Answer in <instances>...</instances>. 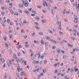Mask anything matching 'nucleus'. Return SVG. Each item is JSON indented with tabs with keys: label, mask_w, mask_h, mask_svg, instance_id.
Instances as JSON below:
<instances>
[{
	"label": "nucleus",
	"mask_w": 79,
	"mask_h": 79,
	"mask_svg": "<svg viewBox=\"0 0 79 79\" xmlns=\"http://www.w3.org/2000/svg\"><path fill=\"white\" fill-rule=\"evenodd\" d=\"M41 44L42 45L44 46L45 44V43H44V40H42L41 41Z\"/></svg>",
	"instance_id": "1"
},
{
	"label": "nucleus",
	"mask_w": 79,
	"mask_h": 79,
	"mask_svg": "<svg viewBox=\"0 0 79 79\" xmlns=\"http://www.w3.org/2000/svg\"><path fill=\"white\" fill-rule=\"evenodd\" d=\"M19 66V65H18V67L17 68V69L18 70V72H20L21 71V69H20V67Z\"/></svg>",
	"instance_id": "2"
},
{
	"label": "nucleus",
	"mask_w": 79,
	"mask_h": 79,
	"mask_svg": "<svg viewBox=\"0 0 79 79\" xmlns=\"http://www.w3.org/2000/svg\"><path fill=\"white\" fill-rule=\"evenodd\" d=\"M7 74L5 73L4 75V79H7Z\"/></svg>",
	"instance_id": "3"
},
{
	"label": "nucleus",
	"mask_w": 79,
	"mask_h": 79,
	"mask_svg": "<svg viewBox=\"0 0 79 79\" xmlns=\"http://www.w3.org/2000/svg\"><path fill=\"white\" fill-rule=\"evenodd\" d=\"M0 61H2V63H4L5 62V59H1Z\"/></svg>",
	"instance_id": "4"
},
{
	"label": "nucleus",
	"mask_w": 79,
	"mask_h": 79,
	"mask_svg": "<svg viewBox=\"0 0 79 79\" xmlns=\"http://www.w3.org/2000/svg\"><path fill=\"white\" fill-rule=\"evenodd\" d=\"M22 2H23V5H24L26 3V1H24V0H22Z\"/></svg>",
	"instance_id": "5"
},
{
	"label": "nucleus",
	"mask_w": 79,
	"mask_h": 79,
	"mask_svg": "<svg viewBox=\"0 0 79 79\" xmlns=\"http://www.w3.org/2000/svg\"><path fill=\"white\" fill-rule=\"evenodd\" d=\"M67 45H68V47H70V48H72V47H73V45H71L69 44H67Z\"/></svg>",
	"instance_id": "6"
},
{
	"label": "nucleus",
	"mask_w": 79,
	"mask_h": 79,
	"mask_svg": "<svg viewBox=\"0 0 79 79\" xmlns=\"http://www.w3.org/2000/svg\"><path fill=\"white\" fill-rule=\"evenodd\" d=\"M48 31L49 32V33H51V34H53V32L51 31V30L49 29L48 30Z\"/></svg>",
	"instance_id": "7"
},
{
	"label": "nucleus",
	"mask_w": 79,
	"mask_h": 79,
	"mask_svg": "<svg viewBox=\"0 0 79 79\" xmlns=\"http://www.w3.org/2000/svg\"><path fill=\"white\" fill-rule=\"evenodd\" d=\"M78 19H75L74 23H78Z\"/></svg>",
	"instance_id": "8"
},
{
	"label": "nucleus",
	"mask_w": 79,
	"mask_h": 79,
	"mask_svg": "<svg viewBox=\"0 0 79 79\" xmlns=\"http://www.w3.org/2000/svg\"><path fill=\"white\" fill-rule=\"evenodd\" d=\"M73 18L75 19H77V16H76V15L75 14H74L73 16Z\"/></svg>",
	"instance_id": "9"
},
{
	"label": "nucleus",
	"mask_w": 79,
	"mask_h": 79,
	"mask_svg": "<svg viewBox=\"0 0 79 79\" xmlns=\"http://www.w3.org/2000/svg\"><path fill=\"white\" fill-rule=\"evenodd\" d=\"M59 33L60 34V35H64V33H63V32L60 31H59Z\"/></svg>",
	"instance_id": "10"
},
{
	"label": "nucleus",
	"mask_w": 79,
	"mask_h": 79,
	"mask_svg": "<svg viewBox=\"0 0 79 79\" xmlns=\"http://www.w3.org/2000/svg\"><path fill=\"white\" fill-rule=\"evenodd\" d=\"M35 29H36L37 30H39V29H40V28L37 27V26H35Z\"/></svg>",
	"instance_id": "11"
},
{
	"label": "nucleus",
	"mask_w": 79,
	"mask_h": 79,
	"mask_svg": "<svg viewBox=\"0 0 79 79\" xmlns=\"http://www.w3.org/2000/svg\"><path fill=\"white\" fill-rule=\"evenodd\" d=\"M58 25L59 26H61V22L60 21H59L58 22Z\"/></svg>",
	"instance_id": "12"
},
{
	"label": "nucleus",
	"mask_w": 79,
	"mask_h": 79,
	"mask_svg": "<svg viewBox=\"0 0 79 79\" xmlns=\"http://www.w3.org/2000/svg\"><path fill=\"white\" fill-rule=\"evenodd\" d=\"M19 8H23V6L22 4H19Z\"/></svg>",
	"instance_id": "13"
},
{
	"label": "nucleus",
	"mask_w": 79,
	"mask_h": 79,
	"mask_svg": "<svg viewBox=\"0 0 79 79\" xmlns=\"http://www.w3.org/2000/svg\"><path fill=\"white\" fill-rule=\"evenodd\" d=\"M45 39H47V40H50V38L48 36H46L45 37Z\"/></svg>",
	"instance_id": "14"
},
{
	"label": "nucleus",
	"mask_w": 79,
	"mask_h": 79,
	"mask_svg": "<svg viewBox=\"0 0 79 79\" xmlns=\"http://www.w3.org/2000/svg\"><path fill=\"white\" fill-rule=\"evenodd\" d=\"M68 56L66 55L64 56H63V59H66V58Z\"/></svg>",
	"instance_id": "15"
},
{
	"label": "nucleus",
	"mask_w": 79,
	"mask_h": 79,
	"mask_svg": "<svg viewBox=\"0 0 79 79\" xmlns=\"http://www.w3.org/2000/svg\"><path fill=\"white\" fill-rule=\"evenodd\" d=\"M77 51H78V49H77L75 48L74 49H73V52H77Z\"/></svg>",
	"instance_id": "16"
},
{
	"label": "nucleus",
	"mask_w": 79,
	"mask_h": 79,
	"mask_svg": "<svg viewBox=\"0 0 79 79\" xmlns=\"http://www.w3.org/2000/svg\"><path fill=\"white\" fill-rule=\"evenodd\" d=\"M34 43L35 44H39V42L37 41H36L35 40L34 41Z\"/></svg>",
	"instance_id": "17"
},
{
	"label": "nucleus",
	"mask_w": 79,
	"mask_h": 79,
	"mask_svg": "<svg viewBox=\"0 0 79 79\" xmlns=\"http://www.w3.org/2000/svg\"><path fill=\"white\" fill-rule=\"evenodd\" d=\"M70 38L71 39H73V40H76V39L74 37H71Z\"/></svg>",
	"instance_id": "18"
},
{
	"label": "nucleus",
	"mask_w": 79,
	"mask_h": 79,
	"mask_svg": "<svg viewBox=\"0 0 79 79\" xmlns=\"http://www.w3.org/2000/svg\"><path fill=\"white\" fill-rule=\"evenodd\" d=\"M15 60H16L18 63H19V59L18 58H17V59H15Z\"/></svg>",
	"instance_id": "19"
},
{
	"label": "nucleus",
	"mask_w": 79,
	"mask_h": 79,
	"mask_svg": "<svg viewBox=\"0 0 79 79\" xmlns=\"http://www.w3.org/2000/svg\"><path fill=\"white\" fill-rule=\"evenodd\" d=\"M42 23H46V20H42Z\"/></svg>",
	"instance_id": "20"
},
{
	"label": "nucleus",
	"mask_w": 79,
	"mask_h": 79,
	"mask_svg": "<svg viewBox=\"0 0 79 79\" xmlns=\"http://www.w3.org/2000/svg\"><path fill=\"white\" fill-rule=\"evenodd\" d=\"M7 22L8 24H10V20L8 19H7Z\"/></svg>",
	"instance_id": "21"
},
{
	"label": "nucleus",
	"mask_w": 79,
	"mask_h": 79,
	"mask_svg": "<svg viewBox=\"0 0 79 79\" xmlns=\"http://www.w3.org/2000/svg\"><path fill=\"white\" fill-rule=\"evenodd\" d=\"M20 47H21V46L19 45L17 46V48H18V49H19V48H20Z\"/></svg>",
	"instance_id": "22"
},
{
	"label": "nucleus",
	"mask_w": 79,
	"mask_h": 79,
	"mask_svg": "<svg viewBox=\"0 0 79 79\" xmlns=\"http://www.w3.org/2000/svg\"><path fill=\"white\" fill-rule=\"evenodd\" d=\"M24 12H25V13H26L27 15H29V12L27 11H26V10H25L24 11Z\"/></svg>",
	"instance_id": "23"
},
{
	"label": "nucleus",
	"mask_w": 79,
	"mask_h": 79,
	"mask_svg": "<svg viewBox=\"0 0 79 79\" xmlns=\"http://www.w3.org/2000/svg\"><path fill=\"white\" fill-rule=\"evenodd\" d=\"M24 5L25 6H26V7H27V6H28V5L27 4V3L26 2L25 3Z\"/></svg>",
	"instance_id": "24"
},
{
	"label": "nucleus",
	"mask_w": 79,
	"mask_h": 79,
	"mask_svg": "<svg viewBox=\"0 0 79 79\" xmlns=\"http://www.w3.org/2000/svg\"><path fill=\"white\" fill-rule=\"evenodd\" d=\"M14 56L15 59L17 58V57H16V56L15 54H14Z\"/></svg>",
	"instance_id": "25"
},
{
	"label": "nucleus",
	"mask_w": 79,
	"mask_h": 79,
	"mask_svg": "<svg viewBox=\"0 0 79 79\" xmlns=\"http://www.w3.org/2000/svg\"><path fill=\"white\" fill-rule=\"evenodd\" d=\"M71 73H73L74 72V70L73 69H71L70 71Z\"/></svg>",
	"instance_id": "26"
},
{
	"label": "nucleus",
	"mask_w": 79,
	"mask_h": 79,
	"mask_svg": "<svg viewBox=\"0 0 79 79\" xmlns=\"http://www.w3.org/2000/svg\"><path fill=\"white\" fill-rule=\"evenodd\" d=\"M39 34H40V35H43V33H42V32H39Z\"/></svg>",
	"instance_id": "27"
},
{
	"label": "nucleus",
	"mask_w": 79,
	"mask_h": 79,
	"mask_svg": "<svg viewBox=\"0 0 79 79\" xmlns=\"http://www.w3.org/2000/svg\"><path fill=\"white\" fill-rule=\"evenodd\" d=\"M1 24L3 26V27H5V25L3 24V22H1Z\"/></svg>",
	"instance_id": "28"
},
{
	"label": "nucleus",
	"mask_w": 79,
	"mask_h": 79,
	"mask_svg": "<svg viewBox=\"0 0 79 79\" xmlns=\"http://www.w3.org/2000/svg\"><path fill=\"white\" fill-rule=\"evenodd\" d=\"M24 72H21L20 75L21 76H23Z\"/></svg>",
	"instance_id": "29"
},
{
	"label": "nucleus",
	"mask_w": 79,
	"mask_h": 79,
	"mask_svg": "<svg viewBox=\"0 0 79 79\" xmlns=\"http://www.w3.org/2000/svg\"><path fill=\"white\" fill-rule=\"evenodd\" d=\"M50 6H50V5H48V9L49 10H50Z\"/></svg>",
	"instance_id": "30"
},
{
	"label": "nucleus",
	"mask_w": 79,
	"mask_h": 79,
	"mask_svg": "<svg viewBox=\"0 0 79 79\" xmlns=\"http://www.w3.org/2000/svg\"><path fill=\"white\" fill-rule=\"evenodd\" d=\"M35 19H37V20H39V17L37 16H36L35 17Z\"/></svg>",
	"instance_id": "31"
},
{
	"label": "nucleus",
	"mask_w": 79,
	"mask_h": 79,
	"mask_svg": "<svg viewBox=\"0 0 79 79\" xmlns=\"http://www.w3.org/2000/svg\"><path fill=\"white\" fill-rule=\"evenodd\" d=\"M22 59H21V58L20 59V62L21 63H24V62H23V61H22Z\"/></svg>",
	"instance_id": "32"
},
{
	"label": "nucleus",
	"mask_w": 79,
	"mask_h": 79,
	"mask_svg": "<svg viewBox=\"0 0 79 79\" xmlns=\"http://www.w3.org/2000/svg\"><path fill=\"white\" fill-rule=\"evenodd\" d=\"M14 15H16V16H18V13H17V12H15L14 13Z\"/></svg>",
	"instance_id": "33"
},
{
	"label": "nucleus",
	"mask_w": 79,
	"mask_h": 79,
	"mask_svg": "<svg viewBox=\"0 0 79 79\" xmlns=\"http://www.w3.org/2000/svg\"><path fill=\"white\" fill-rule=\"evenodd\" d=\"M57 52L58 53L60 52V50L59 49H57Z\"/></svg>",
	"instance_id": "34"
},
{
	"label": "nucleus",
	"mask_w": 79,
	"mask_h": 79,
	"mask_svg": "<svg viewBox=\"0 0 79 79\" xmlns=\"http://www.w3.org/2000/svg\"><path fill=\"white\" fill-rule=\"evenodd\" d=\"M63 42H64V43H67V41H66L65 40H63Z\"/></svg>",
	"instance_id": "35"
},
{
	"label": "nucleus",
	"mask_w": 79,
	"mask_h": 79,
	"mask_svg": "<svg viewBox=\"0 0 79 79\" xmlns=\"http://www.w3.org/2000/svg\"><path fill=\"white\" fill-rule=\"evenodd\" d=\"M18 11L19 12V13H22V11H21V10H18Z\"/></svg>",
	"instance_id": "36"
},
{
	"label": "nucleus",
	"mask_w": 79,
	"mask_h": 79,
	"mask_svg": "<svg viewBox=\"0 0 79 79\" xmlns=\"http://www.w3.org/2000/svg\"><path fill=\"white\" fill-rule=\"evenodd\" d=\"M10 11L12 15H13L14 13H13V10H10Z\"/></svg>",
	"instance_id": "37"
},
{
	"label": "nucleus",
	"mask_w": 79,
	"mask_h": 79,
	"mask_svg": "<svg viewBox=\"0 0 79 79\" xmlns=\"http://www.w3.org/2000/svg\"><path fill=\"white\" fill-rule=\"evenodd\" d=\"M79 71V69H76L75 70V72H77V71Z\"/></svg>",
	"instance_id": "38"
},
{
	"label": "nucleus",
	"mask_w": 79,
	"mask_h": 79,
	"mask_svg": "<svg viewBox=\"0 0 79 79\" xmlns=\"http://www.w3.org/2000/svg\"><path fill=\"white\" fill-rule=\"evenodd\" d=\"M77 5V4H76V2H74V3L73 5L74 6H76V5Z\"/></svg>",
	"instance_id": "39"
},
{
	"label": "nucleus",
	"mask_w": 79,
	"mask_h": 79,
	"mask_svg": "<svg viewBox=\"0 0 79 79\" xmlns=\"http://www.w3.org/2000/svg\"><path fill=\"white\" fill-rule=\"evenodd\" d=\"M43 72L44 73H46V70L45 69H43Z\"/></svg>",
	"instance_id": "40"
},
{
	"label": "nucleus",
	"mask_w": 79,
	"mask_h": 79,
	"mask_svg": "<svg viewBox=\"0 0 79 79\" xmlns=\"http://www.w3.org/2000/svg\"><path fill=\"white\" fill-rule=\"evenodd\" d=\"M49 41H50V42H54V40H49Z\"/></svg>",
	"instance_id": "41"
},
{
	"label": "nucleus",
	"mask_w": 79,
	"mask_h": 79,
	"mask_svg": "<svg viewBox=\"0 0 79 79\" xmlns=\"http://www.w3.org/2000/svg\"><path fill=\"white\" fill-rule=\"evenodd\" d=\"M53 42L56 44H57V42L56 41L54 40V41Z\"/></svg>",
	"instance_id": "42"
},
{
	"label": "nucleus",
	"mask_w": 79,
	"mask_h": 79,
	"mask_svg": "<svg viewBox=\"0 0 79 79\" xmlns=\"http://www.w3.org/2000/svg\"><path fill=\"white\" fill-rule=\"evenodd\" d=\"M6 65V64H5V63H4V64L3 66V68H5V66Z\"/></svg>",
	"instance_id": "43"
},
{
	"label": "nucleus",
	"mask_w": 79,
	"mask_h": 79,
	"mask_svg": "<svg viewBox=\"0 0 79 79\" xmlns=\"http://www.w3.org/2000/svg\"><path fill=\"white\" fill-rule=\"evenodd\" d=\"M21 33H23V32H24V30L23 29L21 30Z\"/></svg>",
	"instance_id": "44"
},
{
	"label": "nucleus",
	"mask_w": 79,
	"mask_h": 79,
	"mask_svg": "<svg viewBox=\"0 0 79 79\" xmlns=\"http://www.w3.org/2000/svg\"><path fill=\"white\" fill-rule=\"evenodd\" d=\"M12 37H13V35H10L9 36V38H10V39H11V38H12Z\"/></svg>",
	"instance_id": "45"
},
{
	"label": "nucleus",
	"mask_w": 79,
	"mask_h": 79,
	"mask_svg": "<svg viewBox=\"0 0 79 79\" xmlns=\"http://www.w3.org/2000/svg\"><path fill=\"white\" fill-rule=\"evenodd\" d=\"M9 62L10 64H12V61H11V60H10Z\"/></svg>",
	"instance_id": "46"
},
{
	"label": "nucleus",
	"mask_w": 79,
	"mask_h": 79,
	"mask_svg": "<svg viewBox=\"0 0 79 79\" xmlns=\"http://www.w3.org/2000/svg\"><path fill=\"white\" fill-rule=\"evenodd\" d=\"M5 45V46L6 47L8 48V44H6Z\"/></svg>",
	"instance_id": "47"
},
{
	"label": "nucleus",
	"mask_w": 79,
	"mask_h": 79,
	"mask_svg": "<svg viewBox=\"0 0 79 79\" xmlns=\"http://www.w3.org/2000/svg\"><path fill=\"white\" fill-rule=\"evenodd\" d=\"M61 53H64V51L63 50H61Z\"/></svg>",
	"instance_id": "48"
},
{
	"label": "nucleus",
	"mask_w": 79,
	"mask_h": 79,
	"mask_svg": "<svg viewBox=\"0 0 79 79\" xmlns=\"http://www.w3.org/2000/svg\"><path fill=\"white\" fill-rule=\"evenodd\" d=\"M4 40H6L7 39H6V37H4Z\"/></svg>",
	"instance_id": "49"
},
{
	"label": "nucleus",
	"mask_w": 79,
	"mask_h": 79,
	"mask_svg": "<svg viewBox=\"0 0 79 79\" xmlns=\"http://www.w3.org/2000/svg\"><path fill=\"white\" fill-rule=\"evenodd\" d=\"M58 29L59 30H61V26H59L58 27Z\"/></svg>",
	"instance_id": "50"
},
{
	"label": "nucleus",
	"mask_w": 79,
	"mask_h": 79,
	"mask_svg": "<svg viewBox=\"0 0 79 79\" xmlns=\"http://www.w3.org/2000/svg\"><path fill=\"white\" fill-rule=\"evenodd\" d=\"M7 65L8 66H10V63L9 62H7Z\"/></svg>",
	"instance_id": "51"
},
{
	"label": "nucleus",
	"mask_w": 79,
	"mask_h": 79,
	"mask_svg": "<svg viewBox=\"0 0 79 79\" xmlns=\"http://www.w3.org/2000/svg\"><path fill=\"white\" fill-rule=\"evenodd\" d=\"M31 48H34V45H33V44H31Z\"/></svg>",
	"instance_id": "52"
},
{
	"label": "nucleus",
	"mask_w": 79,
	"mask_h": 79,
	"mask_svg": "<svg viewBox=\"0 0 79 79\" xmlns=\"http://www.w3.org/2000/svg\"><path fill=\"white\" fill-rule=\"evenodd\" d=\"M38 8H41V6H38Z\"/></svg>",
	"instance_id": "53"
},
{
	"label": "nucleus",
	"mask_w": 79,
	"mask_h": 79,
	"mask_svg": "<svg viewBox=\"0 0 79 79\" xmlns=\"http://www.w3.org/2000/svg\"><path fill=\"white\" fill-rule=\"evenodd\" d=\"M35 24L36 25V26H38V23L37 22H36L35 23Z\"/></svg>",
	"instance_id": "54"
},
{
	"label": "nucleus",
	"mask_w": 79,
	"mask_h": 79,
	"mask_svg": "<svg viewBox=\"0 0 79 79\" xmlns=\"http://www.w3.org/2000/svg\"><path fill=\"white\" fill-rule=\"evenodd\" d=\"M40 58V54H39L38 55V58Z\"/></svg>",
	"instance_id": "55"
},
{
	"label": "nucleus",
	"mask_w": 79,
	"mask_h": 79,
	"mask_svg": "<svg viewBox=\"0 0 79 79\" xmlns=\"http://www.w3.org/2000/svg\"><path fill=\"white\" fill-rule=\"evenodd\" d=\"M62 14H63V15H65V12H64V11H63L62 12Z\"/></svg>",
	"instance_id": "56"
},
{
	"label": "nucleus",
	"mask_w": 79,
	"mask_h": 79,
	"mask_svg": "<svg viewBox=\"0 0 79 79\" xmlns=\"http://www.w3.org/2000/svg\"><path fill=\"white\" fill-rule=\"evenodd\" d=\"M54 66L55 67H56V66H57V64H54Z\"/></svg>",
	"instance_id": "57"
},
{
	"label": "nucleus",
	"mask_w": 79,
	"mask_h": 79,
	"mask_svg": "<svg viewBox=\"0 0 79 79\" xmlns=\"http://www.w3.org/2000/svg\"><path fill=\"white\" fill-rule=\"evenodd\" d=\"M25 47H26V48H28L29 47V45H25Z\"/></svg>",
	"instance_id": "58"
},
{
	"label": "nucleus",
	"mask_w": 79,
	"mask_h": 79,
	"mask_svg": "<svg viewBox=\"0 0 79 79\" xmlns=\"http://www.w3.org/2000/svg\"><path fill=\"white\" fill-rule=\"evenodd\" d=\"M64 21H65V22H66L67 21V19H64Z\"/></svg>",
	"instance_id": "59"
},
{
	"label": "nucleus",
	"mask_w": 79,
	"mask_h": 79,
	"mask_svg": "<svg viewBox=\"0 0 79 79\" xmlns=\"http://www.w3.org/2000/svg\"><path fill=\"white\" fill-rule=\"evenodd\" d=\"M36 71L37 72H39V68L37 69Z\"/></svg>",
	"instance_id": "60"
},
{
	"label": "nucleus",
	"mask_w": 79,
	"mask_h": 79,
	"mask_svg": "<svg viewBox=\"0 0 79 79\" xmlns=\"http://www.w3.org/2000/svg\"><path fill=\"white\" fill-rule=\"evenodd\" d=\"M57 75L58 76H60V75H61V73H58L57 74Z\"/></svg>",
	"instance_id": "61"
},
{
	"label": "nucleus",
	"mask_w": 79,
	"mask_h": 79,
	"mask_svg": "<svg viewBox=\"0 0 79 79\" xmlns=\"http://www.w3.org/2000/svg\"><path fill=\"white\" fill-rule=\"evenodd\" d=\"M19 24L21 26H23V24H22V23H19Z\"/></svg>",
	"instance_id": "62"
},
{
	"label": "nucleus",
	"mask_w": 79,
	"mask_h": 79,
	"mask_svg": "<svg viewBox=\"0 0 79 79\" xmlns=\"http://www.w3.org/2000/svg\"><path fill=\"white\" fill-rule=\"evenodd\" d=\"M23 24H26V21H24L23 22Z\"/></svg>",
	"instance_id": "63"
},
{
	"label": "nucleus",
	"mask_w": 79,
	"mask_h": 79,
	"mask_svg": "<svg viewBox=\"0 0 79 79\" xmlns=\"http://www.w3.org/2000/svg\"><path fill=\"white\" fill-rule=\"evenodd\" d=\"M24 65H26V61H25L24 62Z\"/></svg>",
	"instance_id": "64"
}]
</instances>
